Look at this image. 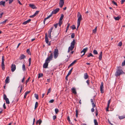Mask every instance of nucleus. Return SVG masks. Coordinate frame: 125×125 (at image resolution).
I'll list each match as a JSON object with an SVG mask.
<instances>
[{"label":"nucleus","mask_w":125,"mask_h":125,"mask_svg":"<svg viewBox=\"0 0 125 125\" xmlns=\"http://www.w3.org/2000/svg\"><path fill=\"white\" fill-rule=\"evenodd\" d=\"M80 23H77V29H76L77 30H78V28L80 25Z\"/></svg>","instance_id":"nucleus-56"},{"label":"nucleus","mask_w":125,"mask_h":125,"mask_svg":"<svg viewBox=\"0 0 125 125\" xmlns=\"http://www.w3.org/2000/svg\"><path fill=\"white\" fill-rule=\"evenodd\" d=\"M52 14H51L49 16H48L46 18H45L44 20V24H45V21H46L47 19H48L50 17H51L52 16Z\"/></svg>","instance_id":"nucleus-22"},{"label":"nucleus","mask_w":125,"mask_h":125,"mask_svg":"<svg viewBox=\"0 0 125 125\" xmlns=\"http://www.w3.org/2000/svg\"><path fill=\"white\" fill-rule=\"evenodd\" d=\"M70 24L69 23H68L67 24V28H66V32H67V30H68L69 29V28L70 26Z\"/></svg>","instance_id":"nucleus-34"},{"label":"nucleus","mask_w":125,"mask_h":125,"mask_svg":"<svg viewBox=\"0 0 125 125\" xmlns=\"http://www.w3.org/2000/svg\"><path fill=\"white\" fill-rule=\"evenodd\" d=\"M3 98L4 100H5V99H6L8 98L7 97L6 95L5 94H4V96H3Z\"/></svg>","instance_id":"nucleus-44"},{"label":"nucleus","mask_w":125,"mask_h":125,"mask_svg":"<svg viewBox=\"0 0 125 125\" xmlns=\"http://www.w3.org/2000/svg\"><path fill=\"white\" fill-rule=\"evenodd\" d=\"M34 96L36 98V99H38V95L36 94H34Z\"/></svg>","instance_id":"nucleus-46"},{"label":"nucleus","mask_w":125,"mask_h":125,"mask_svg":"<svg viewBox=\"0 0 125 125\" xmlns=\"http://www.w3.org/2000/svg\"><path fill=\"white\" fill-rule=\"evenodd\" d=\"M38 106V103L37 102H36L35 103V108L34 109H36Z\"/></svg>","instance_id":"nucleus-41"},{"label":"nucleus","mask_w":125,"mask_h":125,"mask_svg":"<svg viewBox=\"0 0 125 125\" xmlns=\"http://www.w3.org/2000/svg\"><path fill=\"white\" fill-rule=\"evenodd\" d=\"M16 69V66L15 64H12L11 66V70L12 72H14Z\"/></svg>","instance_id":"nucleus-10"},{"label":"nucleus","mask_w":125,"mask_h":125,"mask_svg":"<svg viewBox=\"0 0 125 125\" xmlns=\"http://www.w3.org/2000/svg\"><path fill=\"white\" fill-rule=\"evenodd\" d=\"M125 65V59L124 61V62H122V66H124Z\"/></svg>","instance_id":"nucleus-60"},{"label":"nucleus","mask_w":125,"mask_h":125,"mask_svg":"<svg viewBox=\"0 0 125 125\" xmlns=\"http://www.w3.org/2000/svg\"><path fill=\"white\" fill-rule=\"evenodd\" d=\"M31 19H29L28 20L24 22L23 23V24L25 25L29 23L31 21Z\"/></svg>","instance_id":"nucleus-20"},{"label":"nucleus","mask_w":125,"mask_h":125,"mask_svg":"<svg viewBox=\"0 0 125 125\" xmlns=\"http://www.w3.org/2000/svg\"><path fill=\"white\" fill-rule=\"evenodd\" d=\"M5 101L6 104H10V102L8 98L6 99H5Z\"/></svg>","instance_id":"nucleus-36"},{"label":"nucleus","mask_w":125,"mask_h":125,"mask_svg":"<svg viewBox=\"0 0 125 125\" xmlns=\"http://www.w3.org/2000/svg\"><path fill=\"white\" fill-rule=\"evenodd\" d=\"M75 37V34L74 33H72L71 35V37L72 38H74Z\"/></svg>","instance_id":"nucleus-51"},{"label":"nucleus","mask_w":125,"mask_h":125,"mask_svg":"<svg viewBox=\"0 0 125 125\" xmlns=\"http://www.w3.org/2000/svg\"><path fill=\"white\" fill-rule=\"evenodd\" d=\"M45 41L48 44V45H49V46L50 45V44H51L50 42L48 44L49 41H48V39L47 35V33H45Z\"/></svg>","instance_id":"nucleus-7"},{"label":"nucleus","mask_w":125,"mask_h":125,"mask_svg":"<svg viewBox=\"0 0 125 125\" xmlns=\"http://www.w3.org/2000/svg\"><path fill=\"white\" fill-rule=\"evenodd\" d=\"M123 74H124V73L122 70V67L120 66L118 67L115 74V75L116 76H118Z\"/></svg>","instance_id":"nucleus-1"},{"label":"nucleus","mask_w":125,"mask_h":125,"mask_svg":"<svg viewBox=\"0 0 125 125\" xmlns=\"http://www.w3.org/2000/svg\"><path fill=\"white\" fill-rule=\"evenodd\" d=\"M64 17V15L63 14H62L61 15V16L59 20L62 21Z\"/></svg>","instance_id":"nucleus-35"},{"label":"nucleus","mask_w":125,"mask_h":125,"mask_svg":"<svg viewBox=\"0 0 125 125\" xmlns=\"http://www.w3.org/2000/svg\"><path fill=\"white\" fill-rule=\"evenodd\" d=\"M89 80H87L86 81V82L87 83L88 85L89 86Z\"/></svg>","instance_id":"nucleus-62"},{"label":"nucleus","mask_w":125,"mask_h":125,"mask_svg":"<svg viewBox=\"0 0 125 125\" xmlns=\"http://www.w3.org/2000/svg\"><path fill=\"white\" fill-rule=\"evenodd\" d=\"M64 3V1H60L59 2V6L61 8H62L63 6Z\"/></svg>","instance_id":"nucleus-12"},{"label":"nucleus","mask_w":125,"mask_h":125,"mask_svg":"<svg viewBox=\"0 0 125 125\" xmlns=\"http://www.w3.org/2000/svg\"><path fill=\"white\" fill-rule=\"evenodd\" d=\"M73 68H72V69L69 71L67 75L66 76V77H65V79L67 80H68L67 77L72 72V70H73Z\"/></svg>","instance_id":"nucleus-11"},{"label":"nucleus","mask_w":125,"mask_h":125,"mask_svg":"<svg viewBox=\"0 0 125 125\" xmlns=\"http://www.w3.org/2000/svg\"><path fill=\"white\" fill-rule=\"evenodd\" d=\"M29 6L30 7L33 9H35L36 8L35 6L33 4H29Z\"/></svg>","instance_id":"nucleus-23"},{"label":"nucleus","mask_w":125,"mask_h":125,"mask_svg":"<svg viewBox=\"0 0 125 125\" xmlns=\"http://www.w3.org/2000/svg\"><path fill=\"white\" fill-rule=\"evenodd\" d=\"M97 30V27H95V29L93 30V33L94 34H95L96 33Z\"/></svg>","instance_id":"nucleus-27"},{"label":"nucleus","mask_w":125,"mask_h":125,"mask_svg":"<svg viewBox=\"0 0 125 125\" xmlns=\"http://www.w3.org/2000/svg\"><path fill=\"white\" fill-rule=\"evenodd\" d=\"M4 57L3 56L2 57V60L1 63L2 68L3 70H4L5 69L4 64Z\"/></svg>","instance_id":"nucleus-5"},{"label":"nucleus","mask_w":125,"mask_h":125,"mask_svg":"<svg viewBox=\"0 0 125 125\" xmlns=\"http://www.w3.org/2000/svg\"><path fill=\"white\" fill-rule=\"evenodd\" d=\"M94 125H98V123L96 119H94Z\"/></svg>","instance_id":"nucleus-30"},{"label":"nucleus","mask_w":125,"mask_h":125,"mask_svg":"<svg viewBox=\"0 0 125 125\" xmlns=\"http://www.w3.org/2000/svg\"><path fill=\"white\" fill-rule=\"evenodd\" d=\"M10 78L9 76L7 77L5 80V83H8L9 82Z\"/></svg>","instance_id":"nucleus-17"},{"label":"nucleus","mask_w":125,"mask_h":125,"mask_svg":"<svg viewBox=\"0 0 125 125\" xmlns=\"http://www.w3.org/2000/svg\"><path fill=\"white\" fill-rule=\"evenodd\" d=\"M39 12V11H36L34 14V15L35 16H36L37 15L38 13Z\"/></svg>","instance_id":"nucleus-50"},{"label":"nucleus","mask_w":125,"mask_h":125,"mask_svg":"<svg viewBox=\"0 0 125 125\" xmlns=\"http://www.w3.org/2000/svg\"><path fill=\"white\" fill-rule=\"evenodd\" d=\"M121 17L120 16H117V17H114V18L115 20L118 21L119 20L120 18Z\"/></svg>","instance_id":"nucleus-25"},{"label":"nucleus","mask_w":125,"mask_h":125,"mask_svg":"<svg viewBox=\"0 0 125 125\" xmlns=\"http://www.w3.org/2000/svg\"><path fill=\"white\" fill-rule=\"evenodd\" d=\"M90 56L93 57L94 56L91 53H89L87 55V57H89Z\"/></svg>","instance_id":"nucleus-37"},{"label":"nucleus","mask_w":125,"mask_h":125,"mask_svg":"<svg viewBox=\"0 0 125 125\" xmlns=\"http://www.w3.org/2000/svg\"><path fill=\"white\" fill-rule=\"evenodd\" d=\"M52 58L53 54L52 53H51L50 56L47 58L45 61L49 63L50 61L52 60Z\"/></svg>","instance_id":"nucleus-3"},{"label":"nucleus","mask_w":125,"mask_h":125,"mask_svg":"<svg viewBox=\"0 0 125 125\" xmlns=\"http://www.w3.org/2000/svg\"><path fill=\"white\" fill-rule=\"evenodd\" d=\"M55 111L56 114H57L59 112V111L58 109L57 108H55Z\"/></svg>","instance_id":"nucleus-48"},{"label":"nucleus","mask_w":125,"mask_h":125,"mask_svg":"<svg viewBox=\"0 0 125 125\" xmlns=\"http://www.w3.org/2000/svg\"><path fill=\"white\" fill-rule=\"evenodd\" d=\"M20 87L21 89V90H20V93H21V91L22 90V88H23L22 85H21L20 87Z\"/></svg>","instance_id":"nucleus-58"},{"label":"nucleus","mask_w":125,"mask_h":125,"mask_svg":"<svg viewBox=\"0 0 125 125\" xmlns=\"http://www.w3.org/2000/svg\"><path fill=\"white\" fill-rule=\"evenodd\" d=\"M88 49V48L87 47L83 49L82 50L81 52V53H82V52H83V54L81 56V57H82L85 54V52L87 51Z\"/></svg>","instance_id":"nucleus-9"},{"label":"nucleus","mask_w":125,"mask_h":125,"mask_svg":"<svg viewBox=\"0 0 125 125\" xmlns=\"http://www.w3.org/2000/svg\"><path fill=\"white\" fill-rule=\"evenodd\" d=\"M22 70L24 71L25 70V66L24 64H23L22 66Z\"/></svg>","instance_id":"nucleus-39"},{"label":"nucleus","mask_w":125,"mask_h":125,"mask_svg":"<svg viewBox=\"0 0 125 125\" xmlns=\"http://www.w3.org/2000/svg\"><path fill=\"white\" fill-rule=\"evenodd\" d=\"M30 77H29L28 79L26 80V81L25 83H26V85L27 83L29 82V80L30 79Z\"/></svg>","instance_id":"nucleus-54"},{"label":"nucleus","mask_w":125,"mask_h":125,"mask_svg":"<svg viewBox=\"0 0 125 125\" xmlns=\"http://www.w3.org/2000/svg\"><path fill=\"white\" fill-rule=\"evenodd\" d=\"M59 54L58 51L57 49H55L54 52V57L56 59L58 57Z\"/></svg>","instance_id":"nucleus-4"},{"label":"nucleus","mask_w":125,"mask_h":125,"mask_svg":"<svg viewBox=\"0 0 125 125\" xmlns=\"http://www.w3.org/2000/svg\"><path fill=\"white\" fill-rule=\"evenodd\" d=\"M71 27L73 30H74L76 29L75 26L74 25H72Z\"/></svg>","instance_id":"nucleus-47"},{"label":"nucleus","mask_w":125,"mask_h":125,"mask_svg":"<svg viewBox=\"0 0 125 125\" xmlns=\"http://www.w3.org/2000/svg\"><path fill=\"white\" fill-rule=\"evenodd\" d=\"M51 92V88H50L48 90L47 93V95L49 93H50Z\"/></svg>","instance_id":"nucleus-49"},{"label":"nucleus","mask_w":125,"mask_h":125,"mask_svg":"<svg viewBox=\"0 0 125 125\" xmlns=\"http://www.w3.org/2000/svg\"><path fill=\"white\" fill-rule=\"evenodd\" d=\"M112 3H113L114 5L116 6H117V4L116 2H115L113 0L112 1Z\"/></svg>","instance_id":"nucleus-52"},{"label":"nucleus","mask_w":125,"mask_h":125,"mask_svg":"<svg viewBox=\"0 0 125 125\" xmlns=\"http://www.w3.org/2000/svg\"><path fill=\"white\" fill-rule=\"evenodd\" d=\"M122 43L121 42H120L118 43V45L119 46H121L122 45Z\"/></svg>","instance_id":"nucleus-53"},{"label":"nucleus","mask_w":125,"mask_h":125,"mask_svg":"<svg viewBox=\"0 0 125 125\" xmlns=\"http://www.w3.org/2000/svg\"><path fill=\"white\" fill-rule=\"evenodd\" d=\"M31 58H29V66H30L31 64Z\"/></svg>","instance_id":"nucleus-42"},{"label":"nucleus","mask_w":125,"mask_h":125,"mask_svg":"<svg viewBox=\"0 0 125 125\" xmlns=\"http://www.w3.org/2000/svg\"><path fill=\"white\" fill-rule=\"evenodd\" d=\"M43 74L42 73H39L38 75V78H40L42 77Z\"/></svg>","instance_id":"nucleus-29"},{"label":"nucleus","mask_w":125,"mask_h":125,"mask_svg":"<svg viewBox=\"0 0 125 125\" xmlns=\"http://www.w3.org/2000/svg\"><path fill=\"white\" fill-rule=\"evenodd\" d=\"M102 52H100V53L99 55V59L100 60H102Z\"/></svg>","instance_id":"nucleus-24"},{"label":"nucleus","mask_w":125,"mask_h":125,"mask_svg":"<svg viewBox=\"0 0 125 125\" xmlns=\"http://www.w3.org/2000/svg\"><path fill=\"white\" fill-rule=\"evenodd\" d=\"M7 21H8V20L7 19H6V20H5L4 21L2 22H1L0 23V25L1 24H5L6 22Z\"/></svg>","instance_id":"nucleus-33"},{"label":"nucleus","mask_w":125,"mask_h":125,"mask_svg":"<svg viewBox=\"0 0 125 125\" xmlns=\"http://www.w3.org/2000/svg\"><path fill=\"white\" fill-rule=\"evenodd\" d=\"M80 23H77V29H76L77 30H78V28L80 25Z\"/></svg>","instance_id":"nucleus-57"},{"label":"nucleus","mask_w":125,"mask_h":125,"mask_svg":"<svg viewBox=\"0 0 125 125\" xmlns=\"http://www.w3.org/2000/svg\"><path fill=\"white\" fill-rule=\"evenodd\" d=\"M62 21H60L59 20L58 24L60 26L62 24Z\"/></svg>","instance_id":"nucleus-45"},{"label":"nucleus","mask_w":125,"mask_h":125,"mask_svg":"<svg viewBox=\"0 0 125 125\" xmlns=\"http://www.w3.org/2000/svg\"><path fill=\"white\" fill-rule=\"evenodd\" d=\"M84 78L85 79H86L88 78L89 76L87 73H85L84 74Z\"/></svg>","instance_id":"nucleus-18"},{"label":"nucleus","mask_w":125,"mask_h":125,"mask_svg":"<svg viewBox=\"0 0 125 125\" xmlns=\"http://www.w3.org/2000/svg\"><path fill=\"white\" fill-rule=\"evenodd\" d=\"M27 52L29 54V55H31V53L30 51V49H27Z\"/></svg>","instance_id":"nucleus-43"},{"label":"nucleus","mask_w":125,"mask_h":125,"mask_svg":"<svg viewBox=\"0 0 125 125\" xmlns=\"http://www.w3.org/2000/svg\"><path fill=\"white\" fill-rule=\"evenodd\" d=\"M103 82H102L101 83V85L100 86V90L101 93H103L104 92V86H103Z\"/></svg>","instance_id":"nucleus-6"},{"label":"nucleus","mask_w":125,"mask_h":125,"mask_svg":"<svg viewBox=\"0 0 125 125\" xmlns=\"http://www.w3.org/2000/svg\"><path fill=\"white\" fill-rule=\"evenodd\" d=\"M56 115L53 116V119L54 120L56 119Z\"/></svg>","instance_id":"nucleus-64"},{"label":"nucleus","mask_w":125,"mask_h":125,"mask_svg":"<svg viewBox=\"0 0 125 125\" xmlns=\"http://www.w3.org/2000/svg\"><path fill=\"white\" fill-rule=\"evenodd\" d=\"M110 99L108 101V104L107 105L108 106H108H110Z\"/></svg>","instance_id":"nucleus-55"},{"label":"nucleus","mask_w":125,"mask_h":125,"mask_svg":"<svg viewBox=\"0 0 125 125\" xmlns=\"http://www.w3.org/2000/svg\"><path fill=\"white\" fill-rule=\"evenodd\" d=\"M72 92L74 94H77L76 90L75 88L73 87L72 89Z\"/></svg>","instance_id":"nucleus-16"},{"label":"nucleus","mask_w":125,"mask_h":125,"mask_svg":"<svg viewBox=\"0 0 125 125\" xmlns=\"http://www.w3.org/2000/svg\"><path fill=\"white\" fill-rule=\"evenodd\" d=\"M125 118V115L119 116V118L120 119H123Z\"/></svg>","instance_id":"nucleus-31"},{"label":"nucleus","mask_w":125,"mask_h":125,"mask_svg":"<svg viewBox=\"0 0 125 125\" xmlns=\"http://www.w3.org/2000/svg\"><path fill=\"white\" fill-rule=\"evenodd\" d=\"M74 47L71 46L69 47L68 48V50L67 52L68 53L70 51H72L73 50V49L74 48Z\"/></svg>","instance_id":"nucleus-15"},{"label":"nucleus","mask_w":125,"mask_h":125,"mask_svg":"<svg viewBox=\"0 0 125 125\" xmlns=\"http://www.w3.org/2000/svg\"><path fill=\"white\" fill-rule=\"evenodd\" d=\"M54 101V100L53 99H52L50 101H49V102L50 103H53Z\"/></svg>","instance_id":"nucleus-59"},{"label":"nucleus","mask_w":125,"mask_h":125,"mask_svg":"<svg viewBox=\"0 0 125 125\" xmlns=\"http://www.w3.org/2000/svg\"><path fill=\"white\" fill-rule=\"evenodd\" d=\"M93 53L94 54H98V52L97 51L94 50L93 51Z\"/></svg>","instance_id":"nucleus-40"},{"label":"nucleus","mask_w":125,"mask_h":125,"mask_svg":"<svg viewBox=\"0 0 125 125\" xmlns=\"http://www.w3.org/2000/svg\"><path fill=\"white\" fill-rule=\"evenodd\" d=\"M13 0H9V4H10L12 3V2H13Z\"/></svg>","instance_id":"nucleus-63"},{"label":"nucleus","mask_w":125,"mask_h":125,"mask_svg":"<svg viewBox=\"0 0 125 125\" xmlns=\"http://www.w3.org/2000/svg\"><path fill=\"white\" fill-rule=\"evenodd\" d=\"M53 29V27H52L48 31V33L49 34V35H48V37L49 38H51V33L52 32V30Z\"/></svg>","instance_id":"nucleus-14"},{"label":"nucleus","mask_w":125,"mask_h":125,"mask_svg":"<svg viewBox=\"0 0 125 125\" xmlns=\"http://www.w3.org/2000/svg\"><path fill=\"white\" fill-rule=\"evenodd\" d=\"M76 42L75 40H73V41L71 42V45L74 47Z\"/></svg>","instance_id":"nucleus-21"},{"label":"nucleus","mask_w":125,"mask_h":125,"mask_svg":"<svg viewBox=\"0 0 125 125\" xmlns=\"http://www.w3.org/2000/svg\"><path fill=\"white\" fill-rule=\"evenodd\" d=\"M26 58V56H25L23 54H22L21 55L19 58V59L20 60H21L22 59H23L24 58Z\"/></svg>","instance_id":"nucleus-19"},{"label":"nucleus","mask_w":125,"mask_h":125,"mask_svg":"<svg viewBox=\"0 0 125 125\" xmlns=\"http://www.w3.org/2000/svg\"><path fill=\"white\" fill-rule=\"evenodd\" d=\"M76 60H75L70 65H72V66L76 62Z\"/></svg>","instance_id":"nucleus-38"},{"label":"nucleus","mask_w":125,"mask_h":125,"mask_svg":"<svg viewBox=\"0 0 125 125\" xmlns=\"http://www.w3.org/2000/svg\"><path fill=\"white\" fill-rule=\"evenodd\" d=\"M5 3V1H1L0 2V5H2L3 6H4Z\"/></svg>","instance_id":"nucleus-26"},{"label":"nucleus","mask_w":125,"mask_h":125,"mask_svg":"<svg viewBox=\"0 0 125 125\" xmlns=\"http://www.w3.org/2000/svg\"><path fill=\"white\" fill-rule=\"evenodd\" d=\"M49 62L45 61V63L44 64L43 68H47Z\"/></svg>","instance_id":"nucleus-13"},{"label":"nucleus","mask_w":125,"mask_h":125,"mask_svg":"<svg viewBox=\"0 0 125 125\" xmlns=\"http://www.w3.org/2000/svg\"><path fill=\"white\" fill-rule=\"evenodd\" d=\"M30 92V91H27L25 93L24 95V98L25 99V98H26L27 95Z\"/></svg>","instance_id":"nucleus-28"},{"label":"nucleus","mask_w":125,"mask_h":125,"mask_svg":"<svg viewBox=\"0 0 125 125\" xmlns=\"http://www.w3.org/2000/svg\"><path fill=\"white\" fill-rule=\"evenodd\" d=\"M59 9L58 8H56L52 11L51 14H52V15L53 14H56L59 11Z\"/></svg>","instance_id":"nucleus-8"},{"label":"nucleus","mask_w":125,"mask_h":125,"mask_svg":"<svg viewBox=\"0 0 125 125\" xmlns=\"http://www.w3.org/2000/svg\"><path fill=\"white\" fill-rule=\"evenodd\" d=\"M77 17L78 18L77 23H80L81 21L83 19L82 18V15L79 12H78L77 13Z\"/></svg>","instance_id":"nucleus-2"},{"label":"nucleus","mask_w":125,"mask_h":125,"mask_svg":"<svg viewBox=\"0 0 125 125\" xmlns=\"http://www.w3.org/2000/svg\"><path fill=\"white\" fill-rule=\"evenodd\" d=\"M42 122V121L40 119L38 120L36 122V124H37L38 123H39V125H40L41 123Z\"/></svg>","instance_id":"nucleus-32"},{"label":"nucleus","mask_w":125,"mask_h":125,"mask_svg":"<svg viewBox=\"0 0 125 125\" xmlns=\"http://www.w3.org/2000/svg\"><path fill=\"white\" fill-rule=\"evenodd\" d=\"M93 108H94L95 106V105L94 103H92V104Z\"/></svg>","instance_id":"nucleus-61"}]
</instances>
